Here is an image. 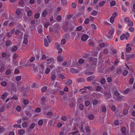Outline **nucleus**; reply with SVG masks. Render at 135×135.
I'll return each instance as SVG.
<instances>
[{
	"label": "nucleus",
	"mask_w": 135,
	"mask_h": 135,
	"mask_svg": "<svg viewBox=\"0 0 135 135\" xmlns=\"http://www.w3.org/2000/svg\"><path fill=\"white\" fill-rule=\"evenodd\" d=\"M105 96L107 97V99L110 98L111 97V94L110 92V91H105L103 92Z\"/></svg>",
	"instance_id": "f257e3e1"
},
{
	"label": "nucleus",
	"mask_w": 135,
	"mask_h": 135,
	"mask_svg": "<svg viewBox=\"0 0 135 135\" xmlns=\"http://www.w3.org/2000/svg\"><path fill=\"white\" fill-rule=\"evenodd\" d=\"M16 15H17V18L18 19H20L21 18L22 16L21 15V11L19 9H18L16 10Z\"/></svg>",
	"instance_id": "f03ea898"
},
{
	"label": "nucleus",
	"mask_w": 135,
	"mask_h": 135,
	"mask_svg": "<svg viewBox=\"0 0 135 135\" xmlns=\"http://www.w3.org/2000/svg\"><path fill=\"white\" fill-rule=\"evenodd\" d=\"M97 59L96 58H93L91 62H89L93 66H96L97 64Z\"/></svg>",
	"instance_id": "7ed1b4c3"
},
{
	"label": "nucleus",
	"mask_w": 135,
	"mask_h": 135,
	"mask_svg": "<svg viewBox=\"0 0 135 135\" xmlns=\"http://www.w3.org/2000/svg\"><path fill=\"white\" fill-rule=\"evenodd\" d=\"M88 38V35L84 34L83 35V36L81 37V40L83 41H85Z\"/></svg>",
	"instance_id": "20e7f679"
},
{
	"label": "nucleus",
	"mask_w": 135,
	"mask_h": 135,
	"mask_svg": "<svg viewBox=\"0 0 135 135\" xmlns=\"http://www.w3.org/2000/svg\"><path fill=\"white\" fill-rule=\"evenodd\" d=\"M70 72L72 73L76 74L78 73V70L74 68H71L70 69Z\"/></svg>",
	"instance_id": "39448f33"
},
{
	"label": "nucleus",
	"mask_w": 135,
	"mask_h": 135,
	"mask_svg": "<svg viewBox=\"0 0 135 135\" xmlns=\"http://www.w3.org/2000/svg\"><path fill=\"white\" fill-rule=\"evenodd\" d=\"M95 78V76L94 75L89 76L86 79V80L88 82H90L93 80Z\"/></svg>",
	"instance_id": "423d86ee"
},
{
	"label": "nucleus",
	"mask_w": 135,
	"mask_h": 135,
	"mask_svg": "<svg viewBox=\"0 0 135 135\" xmlns=\"http://www.w3.org/2000/svg\"><path fill=\"white\" fill-rule=\"evenodd\" d=\"M7 96V94L6 93H3L1 96V98L4 100L6 98Z\"/></svg>",
	"instance_id": "0eeeda50"
},
{
	"label": "nucleus",
	"mask_w": 135,
	"mask_h": 135,
	"mask_svg": "<svg viewBox=\"0 0 135 135\" xmlns=\"http://www.w3.org/2000/svg\"><path fill=\"white\" fill-rule=\"evenodd\" d=\"M94 115L91 114H89L88 116V118L90 120H93L94 118Z\"/></svg>",
	"instance_id": "6e6552de"
},
{
	"label": "nucleus",
	"mask_w": 135,
	"mask_h": 135,
	"mask_svg": "<svg viewBox=\"0 0 135 135\" xmlns=\"http://www.w3.org/2000/svg\"><path fill=\"white\" fill-rule=\"evenodd\" d=\"M12 42L10 40H8L6 43V46L7 47H8L10 45L12 44Z\"/></svg>",
	"instance_id": "1a4fd4ad"
},
{
	"label": "nucleus",
	"mask_w": 135,
	"mask_h": 135,
	"mask_svg": "<svg viewBox=\"0 0 135 135\" xmlns=\"http://www.w3.org/2000/svg\"><path fill=\"white\" fill-rule=\"evenodd\" d=\"M121 130L122 132V134L123 135H125L126 134V128L124 127H122L121 128Z\"/></svg>",
	"instance_id": "9d476101"
},
{
	"label": "nucleus",
	"mask_w": 135,
	"mask_h": 135,
	"mask_svg": "<svg viewBox=\"0 0 135 135\" xmlns=\"http://www.w3.org/2000/svg\"><path fill=\"white\" fill-rule=\"evenodd\" d=\"M92 103L93 105H96L98 103V100L96 99H94L92 101Z\"/></svg>",
	"instance_id": "9b49d317"
},
{
	"label": "nucleus",
	"mask_w": 135,
	"mask_h": 135,
	"mask_svg": "<svg viewBox=\"0 0 135 135\" xmlns=\"http://www.w3.org/2000/svg\"><path fill=\"white\" fill-rule=\"evenodd\" d=\"M124 21L127 23H129L130 20L128 17H126L124 18Z\"/></svg>",
	"instance_id": "f8f14e48"
},
{
	"label": "nucleus",
	"mask_w": 135,
	"mask_h": 135,
	"mask_svg": "<svg viewBox=\"0 0 135 135\" xmlns=\"http://www.w3.org/2000/svg\"><path fill=\"white\" fill-rule=\"evenodd\" d=\"M44 45L46 47H47L49 45V43L48 42L46 38H45L44 40Z\"/></svg>",
	"instance_id": "ddd939ff"
},
{
	"label": "nucleus",
	"mask_w": 135,
	"mask_h": 135,
	"mask_svg": "<svg viewBox=\"0 0 135 135\" xmlns=\"http://www.w3.org/2000/svg\"><path fill=\"white\" fill-rule=\"evenodd\" d=\"M25 131L23 129H22L20 130H19L18 131V133L19 134L21 135L25 133Z\"/></svg>",
	"instance_id": "4468645a"
},
{
	"label": "nucleus",
	"mask_w": 135,
	"mask_h": 135,
	"mask_svg": "<svg viewBox=\"0 0 135 135\" xmlns=\"http://www.w3.org/2000/svg\"><path fill=\"white\" fill-rule=\"evenodd\" d=\"M19 4L21 6L23 7L25 6V3L23 1L20 0L19 2Z\"/></svg>",
	"instance_id": "2eb2a0df"
},
{
	"label": "nucleus",
	"mask_w": 135,
	"mask_h": 135,
	"mask_svg": "<svg viewBox=\"0 0 135 135\" xmlns=\"http://www.w3.org/2000/svg\"><path fill=\"white\" fill-rule=\"evenodd\" d=\"M84 104L85 106L86 107H87L90 105V102L89 101L87 100L85 102Z\"/></svg>",
	"instance_id": "dca6fc26"
},
{
	"label": "nucleus",
	"mask_w": 135,
	"mask_h": 135,
	"mask_svg": "<svg viewBox=\"0 0 135 135\" xmlns=\"http://www.w3.org/2000/svg\"><path fill=\"white\" fill-rule=\"evenodd\" d=\"M100 83L102 84H104L106 82V80L105 79L102 78L100 80Z\"/></svg>",
	"instance_id": "f3484780"
},
{
	"label": "nucleus",
	"mask_w": 135,
	"mask_h": 135,
	"mask_svg": "<svg viewBox=\"0 0 135 135\" xmlns=\"http://www.w3.org/2000/svg\"><path fill=\"white\" fill-rule=\"evenodd\" d=\"M17 47L16 46H13L11 48L12 50L13 51H15L17 49Z\"/></svg>",
	"instance_id": "a211bd4d"
},
{
	"label": "nucleus",
	"mask_w": 135,
	"mask_h": 135,
	"mask_svg": "<svg viewBox=\"0 0 135 135\" xmlns=\"http://www.w3.org/2000/svg\"><path fill=\"white\" fill-rule=\"evenodd\" d=\"M57 60L59 61H62L63 60V58L60 55H59L57 57Z\"/></svg>",
	"instance_id": "6ab92c4d"
},
{
	"label": "nucleus",
	"mask_w": 135,
	"mask_h": 135,
	"mask_svg": "<svg viewBox=\"0 0 135 135\" xmlns=\"http://www.w3.org/2000/svg\"><path fill=\"white\" fill-rule=\"evenodd\" d=\"M47 13L46 11L45 10L42 13V16L43 17H45L46 15L47 14Z\"/></svg>",
	"instance_id": "aec40b11"
},
{
	"label": "nucleus",
	"mask_w": 135,
	"mask_h": 135,
	"mask_svg": "<svg viewBox=\"0 0 135 135\" xmlns=\"http://www.w3.org/2000/svg\"><path fill=\"white\" fill-rule=\"evenodd\" d=\"M72 80L71 79H70L66 82V84L67 85H70L72 84Z\"/></svg>",
	"instance_id": "412c9836"
},
{
	"label": "nucleus",
	"mask_w": 135,
	"mask_h": 135,
	"mask_svg": "<svg viewBox=\"0 0 135 135\" xmlns=\"http://www.w3.org/2000/svg\"><path fill=\"white\" fill-rule=\"evenodd\" d=\"M114 30V28H112L111 30H110L109 31V33L111 35H112L113 33Z\"/></svg>",
	"instance_id": "4be33fe9"
},
{
	"label": "nucleus",
	"mask_w": 135,
	"mask_h": 135,
	"mask_svg": "<svg viewBox=\"0 0 135 135\" xmlns=\"http://www.w3.org/2000/svg\"><path fill=\"white\" fill-rule=\"evenodd\" d=\"M47 87L46 86H44L41 89V91L42 92H44L47 89Z\"/></svg>",
	"instance_id": "5701e85b"
},
{
	"label": "nucleus",
	"mask_w": 135,
	"mask_h": 135,
	"mask_svg": "<svg viewBox=\"0 0 135 135\" xmlns=\"http://www.w3.org/2000/svg\"><path fill=\"white\" fill-rule=\"evenodd\" d=\"M68 119V118L66 116L62 117L61 118V120H62L65 121H66Z\"/></svg>",
	"instance_id": "b1692460"
},
{
	"label": "nucleus",
	"mask_w": 135,
	"mask_h": 135,
	"mask_svg": "<svg viewBox=\"0 0 135 135\" xmlns=\"http://www.w3.org/2000/svg\"><path fill=\"white\" fill-rule=\"evenodd\" d=\"M40 14L39 13H36L34 15L35 18L36 19L40 17Z\"/></svg>",
	"instance_id": "393cba45"
},
{
	"label": "nucleus",
	"mask_w": 135,
	"mask_h": 135,
	"mask_svg": "<svg viewBox=\"0 0 135 135\" xmlns=\"http://www.w3.org/2000/svg\"><path fill=\"white\" fill-rule=\"evenodd\" d=\"M84 80V79L83 78H78L77 79V82L80 83L83 81Z\"/></svg>",
	"instance_id": "a878e982"
},
{
	"label": "nucleus",
	"mask_w": 135,
	"mask_h": 135,
	"mask_svg": "<svg viewBox=\"0 0 135 135\" xmlns=\"http://www.w3.org/2000/svg\"><path fill=\"white\" fill-rule=\"evenodd\" d=\"M53 114L52 112H48L46 114V116L48 117L49 116H51Z\"/></svg>",
	"instance_id": "bb28decb"
},
{
	"label": "nucleus",
	"mask_w": 135,
	"mask_h": 135,
	"mask_svg": "<svg viewBox=\"0 0 135 135\" xmlns=\"http://www.w3.org/2000/svg\"><path fill=\"white\" fill-rule=\"evenodd\" d=\"M1 84L2 86L5 87L6 86L7 84L6 82L3 81L1 83Z\"/></svg>",
	"instance_id": "cd10ccee"
},
{
	"label": "nucleus",
	"mask_w": 135,
	"mask_h": 135,
	"mask_svg": "<svg viewBox=\"0 0 135 135\" xmlns=\"http://www.w3.org/2000/svg\"><path fill=\"white\" fill-rule=\"evenodd\" d=\"M86 131L87 133H89L90 131L89 127L88 126H87L85 128Z\"/></svg>",
	"instance_id": "c85d7f7f"
},
{
	"label": "nucleus",
	"mask_w": 135,
	"mask_h": 135,
	"mask_svg": "<svg viewBox=\"0 0 135 135\" xmlns=\"http://www.w3.org/2000/svg\"><path fill=\"white\" fill-rule=\"evenodd\" d=\"M32 14V12L31 11L29 10L27 12V15L28 16H31Z\"/></svg>",
	"instance_id": "c756f323"
},
{
	"label": "nucleus",
	"mask_w": 135,
	"mask_h": 135,
	"mask_svg": "<svg viewBox=\"0 0 135 135\" xmlns=\"http://www.w3.org/2000/svg\"><path fill=\"white\" fill-rule=\"evenodd\" d=\"M25 114L26 115L28 116L29 117L31 116V114L29 112L26 111L25 112Z\"/></svg>",
	"instance_id": "7c9ffc66"
},
{
	"label": "nucleus",
	"mask_w": 135,
	"mask_h": 135,
	"mask_svg": "<svg viewBox=\"0 0 135 135\" xmlns=\"http://www.w3.org/2000/svg\"><path fill=\"white\" fill-rule=\"evenodd\" d=\"M74 106V103L72 102H71L69 103V106L71 108L73 107Z\"/></svg>",
	"instance_id": "2f4dec72"
},
{
	"label": "nucleus",
	"mask_w": 135,
	"mask_h": 135,
	"mask_svg": "<svg viewBox=\"0 0 135 135\" xmlns=\"http://www.w3.org/2000/svg\"><path fill=\"white\" fill-rule=\"evenodd\" d=\"M125 37V35L124 33L122 34L120 37V39L123 40L124 39V37Z\"/></svg>",
	"instance_id": "473e14b6"
},
{
	"label": "nucleus",
	"mask_w": 135,
	"mask_h": 135,
	"mask_svg": "<svg viewBox=\"0 0 135 135\" xmlns=\"http://www.w3.org/2000/svg\"><path fill=\"white\" fill-rule=\"evenodd\" d=\"M71 6L73 8H76V4L74 2L72 3Z\"/></svg>",
	"instance_id": "72a5a7b5"
},
{
	"label": "nucleus",
	"mask_w": 135,
	"mask_h": 135,
	"mask_svg": "<svg viewBox=\"0 0 135 135\" xmlns=\"http://www.w3.org/2000/svg\"><path fill=\"white\" fill-rule=\"evenodd\" d=\"M11 99H13L15 100H17L18 99V97L16 95H15L13 96L12 97Z\"/></svg>",
	"instance_id": "f704fd0d"
},
{
	"label": "nucleus",
	"mask_w": 135,
	"mask_h": 135,
	"mask_svg": "<svg viewBox=\"0 0 135 135\" xmlns=\"http://www.w3.org/2000/svg\"><path fill=\"white\" fill-rule=\"evenodd\" d=\"M110 21L111 23H113L114 21V18L112 16L110 17Z\"/></svg>",
	"instance_id": "c9c22d12"
},
{
	"label": "nucleus",
	"mask_w": 135,
	"mask_h": 135,
	"mask_svg": "<svg viewBox=\"0 0 135 135\" xmlns=\"http://www.w3.org/2000/svg\"><path fill=\"white\" fill-rule=\"evenodd\" d=\"M11 72V70L9 69H7L6 72V74L7 75H8L10 74Z\"/></svg>",
	"instance_id": "e433bc0d"
},
{
	"label": "nucleus",
	"mask_w": 135,
	"mask_h": 135,
	"mask_svg": "<svg viewBox=\"0 0 135 135\" xmlns=\"http://www.w3.org/2000/svg\"><path fill=\"white\" fill-rule=\"evenodd\" d=\"M35 126V124L34 123H33L31 124L30 127V128L31 129H32L34 128Z\"/></svg>",
	"instance_id": "4c0bfd02"
},
{
	"label": "nucleus",
	"mask_w": 135,
	"mask_h": 135,
	"mask_svg": "<svg viewBox=\"0 0 135 135\" xmlns=\"http://www.w3.org/2000/svg\"><path fill=\"white\" fill-rule=\"evenodd\" d=\"M4 130V128L0 125V133L3 132Z\"/></svg>",
	"instance_id": "58836bf2"
},
{
	"label": "nucleus",
	"mask_w": 135,
	"mask_h": 135,
	"mask_svg": "<svg viewBox=\"0 0 135 135\" xmlns=\"http://www.w3.org/2000/svg\"><path fill=\"white\" fill-rule=\"evenodd\" d=\"M66 42V41L65 39H62L61 40V45H64L65 44Z\"/></svg>",
	"instance_id": "ea45409f"
},
{
	"label": "nucleus",
	"mask_w": 135,
	"mask_h": 135,
	"mask_svg": "<svg viewBox=\"0 0 135 135\" xmlns=\"http://www.w3.org/2000/svg\"><path fill=\"white\" fill-rule=\"evenodd\" d=\"M128 26L129 27H131L133 25V22L131 21H130L129 22V23H128Z\"/></svg>",
	"instance_id": "a19ab883"
},
{
	"label": "nucleus",
	"mask_w": 135,
	"mask_h": 135,
	"mask_svg": "<svg viewBox=\"0 0 135 135\" xmlns=\"http://www.w3.org/2000/svg\"><path fill=\"white\" fill-rule=\"evenodd\" d=\"M128 73V72L126 70H124L123 73V75L124 76H126L127 75Z\"/></svg>",
	"instance_id": "79ce46f5"
},
{
	"label": "nucleus",
	"mask_w": 135,
	"mask_h": 135,
	"mask_svg": "<svg viewBox=\"0 0 135 135\" xmlns=\"http://www.w3.org/2000/svg\"><path fill=\"white\" fill-rule=\"evenodd\" d=\"M122 72V70L121 69H118L117 70V73L118 74H120Z\"/></svg>",
	"instance_id": "37998d69"
},
{
	"label": "nucleus",
	"mask_w": 135,
	"mask_h": 135,
	"mask_svg": "<svg viewBox=\"0 0 135 135\" xmlns=\"http://www.w3.org/2000/svg\"><path fill=\"white\" fill-rule=\"evenodd\" d=\"M21 79V76H17L16 78V80L18 81H20Z\"/></svg>",
	"instance_id": "c03bdc74"
},
{
	"label": "nucleus",
	"mask_w": 135,
	"mask_h": 135,
	"mask_svg": "<svg viewBox=\"0 0 135 135\" xmlns=\"http://www.w3.org/2000/svg\"><path fill=\"white\" fill-rule=\"evenodd\" d=\"M107 82L109 83L112 82V79L111 77H108L107 79Z\"/></svg>",
	"instance_id": "a18cd8bd"
},
{
	"label": "nucleus",
	"mask_w": 135,
	"mask_h": 135,
	"mask_svg": "<svg viewBox=\"0 0 135 135\" xmlns=\"http://www.w3.org/2000/svg\"><path fill=\"white\" fill-rule=\"evenodd\" d=\"M61 3L63 5H65L67 3L66 0H61Z\"/></svg>",
	"instance_id": "49530a36"
},
{
	"label": "nucleus",
	"mask_w": 135,
	"mask_h": 135,
	"mask_svg": "<svg viewBox=\"0 0 135 135\" xmlns=\"http://www.w3.org/2000/svg\"><path fill=\"white\" fill-rule=\"evenodd\" d=\"M4 110V106H2L0 109V112H3Z\"/></svg>",
	"instance_id": "de8ad7c7"
},
{
	"label": "nucleus",
	"mask_w": 135,
	"mask_h": 135,
	"mask_svg": "<svg viewBox=\"0 0 135 135\" xmlns=\"http://www.w3.org/2000/svg\"><path fill=\"white\" fill-rule=\"evenodd\" d=\"M102 112H105L106 111V108L104 106H103L102 108Z\"/></svg>",
	"instance_id": "09e8293b"
},
{
	"label": "nucleus",
	"mask_w": 135,
	"mask_h": 135,
	"mask_svg": "<svg viewBox=\"0 0 135 135\" xmlns=\"http://www.w3.org/2000/svg\"><path fill=\"white\" fill-rule=\"evenodd\" d=\"M16 109L17 111L20 112L21 110V108L19 106H17L16 108Z\"/></svg>",
	"instance_id": "8fccbe9b"
},
{
	"label": "nucleus",
	"mask_w": 135,
	"mask_h": 135,
	"mask_svg": "<svg viewBox=\"0 0 135 135\" xmlns=\"http://www.w3.org/2000/svg\"><path fill=\"white\" fill-rule=\"evenodd\" d=\"M82 27L81 26H80L76 28V30L78 31H80L82 30Z\"/></svg>",
	"instance_id": "3c124183"
},
{
	"label": "nucleus",
	"mask_w": 135,
	"mask_h": 135,
	"mask_svg": "<svg viewBox=\"0 0 135 135\" xmlns=\"http://www.w3.org/2000/svg\"><path fill=\"white\" fill-rule=\"evenodd\" d=\"M110 6H114L115 5V1H112L110 3Z\"/></svg>",
	"instance_id": "603ef678"
},
{
	"label": "nucleus",
	"mask_w": 135,
	"mask_h": 135,
	"mask_svg": "<svg viewBox=\"0 0 135 135\" xmlns=\"http://www.w3.org/2000/svg\"><path fill=\"white\" fill-rule=\"evenodd\" d=\"M130 35L129 33L128 32H127L126 34V35L125 36V38L126 39V40H127L128 38L129 37Z\"/></svg>",
	"instance_id": "864d4df0"
},
{
	"label": "nucleus",
	"mask_w": 135,
	"mask_h": 135,
	"mask_svg": "<svg viewBox=\"0 0 135 135\" xmlns=\"http://www.w3.org/2000/svg\"><path fill=\"white\" fill-rule=\"evenodd\" d=\"M38 124L39 126L42 125L43 123V122L42 120H40L38 122Z\"/></svg>",
	"instance_id": "5fc2aeb1"
},
{
	"label": "nucleus",
	"mask_w": 135,
	"mask_h": 135,
	"mask_svg": "<svg viewBox=\"0 0 135 135\" xmlns=\"http://www.w3.org/2000/svg\"><path fill=\"white\" fill-rule=\"evenodd\" d=\"M84 107V105L82 104H81L79 106V108L80 110H82L83 109V108Z\"/></svg>",
	"instance_id": "6e6d98bb"
},
{
	"label": "nucleus",
	"mask_w": 135,
	"mask_h": 135,
	"mask_svg": "<svg viewBox=\"0 0 135 135\" xmlns=\"http://www.w3.org/2000/svg\"><path fill=\"white\" fill-rule=\"evenodd\" d=\"M13 127L14 128H20L21 127V126L20 124H15L13 125Z\"/></svg>",
	"instance_id": "4d7b16f0"
},
{
	"label": "nucleus",
	"mask_w": 135,
	"mask_h": 135,
	"mask_svg": "<svg viewBox=\"0 0 135 135\" xmlns=\"http://www.w3.org/2000/svg\"><path fill=\"white\" fill-rule=\"evenodd\" d=\"M89 19L88 18H86L85 20L84 23L85 24H87L89 23Z\"/></svg>",
	"instance_id": "13d9d810"
},
{
	"label": "nucleus",
	"mask_w": 135,
	"mask_h": 135,
	"mask_svg": "<svg viewBox=\"0 0 135 135\" xmlns=\"http://www.w3.org/2000/svg\"><path fill=\"white\" fill-rule=\"evenodd\" d=\"M105 1H103L100 2L99 3V5L100 6H102L105 3Z\"/></svg>",
	"instance_id": "bf43d9fd"
},
{
	"label": "nucleus",
	"mask_w": 135,
	"mask_h": 135,
	"mask_svg": "<svg viewBox=\"0 0 135 135\" xmlns=\"http://www.w3.org/2000/svg\"><path fill=\"white\" fill-rule=\"evenodd\" d=\"M91 26L92 28L94 29H96L97 28L96 26L93 24H91Z\"/></svg>",
	"instance_id": "052dcab7"
},
{
	"label": "nucleus",
	"mask_w": 135,
	"mask_h": 135,
	"mask_svg": "<svg viewBox=\"0 0 135 135\" xmlns=\"http://www.w3.org/2000/svg\"><path fill=\"white\" fill-rule=\"evenodd\" d=\"M23 102L25 105L29 103L28 100L26 99H24L23 100Z\"/></svg>",
	"instance_id": "680f3d73"
},
{
	"label": "nucleus",
	"mask_w": 135,
	"mask_h": 135,
	"mask_svg": "<svg viewBox=\"0 0 135 135\" xmlns=\"http://www.w3.org/2000/svg\"><path fill=\"white\" fill-rule=\"evenodd\" d=\"M41 111V109L39 108H37L35 109V112L37 113H39Z\"/></svg>",
	"instance_id": "e2e57ef3"
},
{
	"label": "nucleus",
	"mask_w": 135,
	"mask_h": 135,
	"mask_svg": "<svg viewBox=\"0 0 135 135\" xmlns=\"http://www.w3.org/2000/svg\"><path fill=\"white\" fill-rule=\"evenodd\" d=\"M28 118L26 116H24L22 117V120H28Z\"/></svg>",
	"instance_id": "0e129e2a"
},
{
	"label": "nucleus",
	"mask_w": 135,
	"mask_h": 135,
	"mask_svg": "<svg viewBox=\"0 0 135 135\" xmlns=\"http://www.w3.org/2000/svg\"><path fill=\"white\" fill-rule=\"evenodd\" d=\"M133 78H130L129 80V83L130 84H132L133 83Z\"/></svg>",
	"instance_id": "69168bd1"
},
{
	"label": "nucleus",
	"mask_w": 135,
	"mask_h": 135,
	"mask_svg": "<svg viewBox=\"0 0 135 135\" xmlns=\"http://www.w3.org/2000/svg\"><path fill=\"white\" fill-rule=\"evenodd\" d=\"M126 51L128 52H129L131 51L132 48L130 47H128L126 48Z\"/></svg>",
	"instance_id": "338daca9"
},
{
	"label": "nucleus",
	"mask_w": 135,
	"mask_h": 135,
	"mask_svg": "<svg viewBox=\"0 0 135 135\" xmlns=\"http://www.w3.org/2000/svg\"><path fill=\"white\" fill-rule=\"evenodd\" d=\"M18 57V55L16 54H15L13 55V59H16Z\"/></svg>",
	"instance_id": "774afa93"
}]
</instances>
